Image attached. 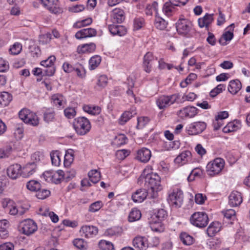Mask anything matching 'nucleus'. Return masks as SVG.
Instances as JSON below:
<instances>
[{
    "label": "nucleus",
    "instance_id": "nucleus-1",
    "mask_svg": "<svg viewBox=\"0 0 250 250\" xmlns=\"http://www.w3.org/2000/svg\"><path fill=\"white\" fill-rule=\"evenodd\" d=\"M138 182L140 184L144 182L145 185L149 188V194L152 198H157L158 192L162 189L160 177L157 174L153 173L151 167H149L144 169Z\"/></svg>",
    "mask_w": 250,
    "mask_h": 250
},
{
    "label": "nucleus",
    "instance_id": "nucleus-2",
    "mask_svg": "<svg viewBox=\"0 0 250 250\" xmlns=\"http://www.w3.org/2000/svg\"><path fill=\"white\" fill-rule=\"evenodd\" d=\"M225 161L221 158H216L209 162L206 167V172L210 176L218 175L223 170L225 166Z\"/></svg>",
    "mask_w": 250,
    "mask_h": 250
},
{
    "label": "nucleus",
    "instance_id": "nucleus-3",
    "mask_svg": "<svg viewBox=\"0 0 250 250\" xmlns=\"http://www.w3.org/2000/svg\"><path fill=\"white\" fill-rule=\"evenodd\" d=\"M20 118L25 124L37 126L39 124V119L36 113L28 109H23L19 113Z\"/></svg>",
    "mask_w": 250,
    "mask_h": 250
},
{
    "label": "nucleus",
    "instance_id": "nucleus-4",
    "mask_svg": "<svg viewBox=\"0 0 250 250\" xmlns=\"http://www.w3.org/2000/svg\"><path fill=\"white\" fill-rule=\"evenodd\" d=\"M73 125L76 131L80 135L86 134L91 128L89 120L84 117H79L76 119Z\"/></svg>",
    "mask_w": 250,
    "mask_h": 250
},
{
    "label": "nucleus",
    "instance_id": "nucleus-5",
    "mask_svg": "<svg viewBox=\"0 0 250 250\" xmlns=\"http://www.w3.org/2000/svg\"><path fill=\"white\" fill-rule=\"evenodd\" d=\"M179 98L180 95L178 94H174L169 96L163 95L157 99L156 104L159 109H165L175 103H177Z\"/></svg>",
    "mask_w": 250,
    "mask_h": 250
},
{
    "label": "nucleus",
    "instance_id": "nucleus-6",
    "mask_svg": "<svg viewBox=\"0 0 250 250\" xmlns=\"http://www.w3.org/2000/svg\"><path fill=\"white\" fill-rule=\"evenodd\" d=\"M164 213L165 211L162 209L158 211L157 214H153L149 219L150 227L153 231L161 232L164 231V228L161 223L163 217L160 215H164Z\"/></svg>",
    "mask_w": 250,
    "mask_h": 250
},
{
    "label": "nucleus",
    "instance_id": "nucleus-7",
    "mask_svg": "<svg viewBox=\"0 0 250 250\" xmlns=\"http://www.w3.org/2000/svg\"><path fill=\"white\" fill-rule=\"evenodd\" d=\"M190 223L198 228L205 227L208 222L207 214L204 212H196L193 213L190 218Z\"/></svg>",
    "mask_w": 250,
    "mask_h": 250
},
{
    "label": "nucleus",
    "instance_id": "nucleus-8",
    "mask_svg": "<svg viewBox=\"0 0 250 250\" xmlns=\"http://www.w3.org/2000/svg\"><path fill=\"white\" fill-rule=\"evenodd\" d=\"M20 231L26 235L29 236L35 233L38 229L36 223L32 219H26L21 222Z\"/></svg>",
    "mask_w": 250,
    "mask_h": 250
},
{
    "label": "nucleus",
    "instance_id": "nucleus-9",
    "mask_svg": "<svg viewBox=\"0 0 250 250\" xmlns=\"http://www.w3.org/2000/svg\"><path fill=\"white\" fill-rule=\"evenodd\" d=\"M43 176L47 182L59 184L63 180L64 172L62 170L56 171H47L43 173Z\"/></svg>",
    "mask_w": 250,
    "mask_h": 250
},
{
    "label": "nucleus",
    "instance_id": "nucleus-10",
    "mask_svg": "<svg viewBox=\"0 0 250 250\" xmlns=\"http://www.w3.org/2000/svg\"><path fill=\"white\" fill-rule=\"evenodd\" d=\"M168 202L173 207L175 208L181 206L183 200L182 191L179 189H173L168 196Z\"/></svg>",
    "mask_w": 250,
    "mask_h": 250
},
{
    "label": "nucleus",
    "instance_id": "nucleus-11",
    "mask_svg": "<svg viewBox=\"0 0 250 250\" xmlns=\"http://www.w3.org/2000/svg\"><path fill=\"white\" fill-rule=\"evenodd\" d=\"M192 26L191 22L185 19H179L176 24L177 32L183 35H187L190 31Z\"/></svg>",
    "mask_w": 250,
    "mask_h": 250
},
{
    "label": "nucleus",
    "instance_id": "nucleus-12",
    "mask_svg": "<svg viewBox=\"0 0 250 250\" xmlns=\"http://www.w3.org/2000/svg\"><path fill=\"white\" fill-rule=\"evenodd\" d=\"M55 60V57L51 56L48 57L47 59L41 62V65L45 68L43 71L46 76H52L54 75L55 71L54 62Z\"/></svg>",
    "mask_w": 250,
    "mask_h": 250
},
{
    "label": "nucleus",
    "instance_id": "nucleus-13",
    "mask_svg": "<svg viewBox=\"0 0 250 250\" xmlns=\"http://www.w3.org/2000/svg\"><path fill=\"white\" fill-rule=\"evenodd\" d=\"M206 128V124L203 122H194L187 127L189 135H195L202 132Z\"/></svg>",
    "mask_w": 250,
    "mask_h": 250
},
{
    "label": "nucleus",
    "instance_id": "nucleus-14",
    "mask_svg": "<svg viewBox=\"0 0 250 250\" xmlns=\"http://www.w3.org/2000/svg\"><path fill=\"white\" fill-rule=\"evenodd\" d=\"M7 174L12 179H16L22 176V167L18 164L9 166L7 169Z\"/></svg>",
    "mask_w": 250,
    "mask_h": 250
},
{
    "label": "nucleus",
    "instance_id": "nucleus-15",
    "mask_svg": "<svg viewBox=\"0 0 250 250\" xmlns=\"http://www.w3.org/2000/svg\"><path fill=\"white\" fill-rule=\"evenodd\" d=\"M42 5L50 12L57 14L62 12L58 4V0H40Z\"/></svg>",
    "mask_w": 250,
    "mask_h": 250
},
{
    "label": "nucleus",
    "instance_id": "nucleus-16",
    "mask_svg": "<svg viewBox=\"0 0 250 250\" xmlns=\"http://www.w3.org/2000/svg\"><path fill=\"white\" fill-rule=\"evenodd\" d=\"M98 232L97 228L93 226L83 225L80 229L81 235L85 238L93 237L97 234Z\"/></svg>",
    "mask_w": 250,
    "mask_h": 250
},
{
    "label": "nucleus",
    "instance_id": "nucleus-17",
    "mask_svg": "<svg viewBox=\"0 0 250 250\" xmlns=\"http://www.w3.org/2000/svg\"><path fill=\"white\" fill-rule=\"evenodd\" d=\"M198 109L194 106H187L178 112V115L182 119L193 118L198 113Z\"/></svg>",
    "mask_w": 250,
    "mask_h": 250
},
{
    "label": "nucleus",
    "instance_id": "nucleus-18",
    "mask_svg": "<svg viewBox=\"0 0 250 250\" xmlns=\"http://www.w3.org/2000/svg\"><path fill=\"white\" fill-rule=\"evenodd\" d=\"M96 30L92 28H84L79 30L75 34V37L78 40L95 36Z\"/></svg>",
    "mask_w": 250,
    "mask_h": 250
},
{
    "label": "nucleus",
    "instance_id": "nucleus-19",
    "mask_svg": "<svg viewBox=\"0 0 250 250\" xmlns=\"http://www.w3.org/2000/svg\"><path fill=\"white\" fill-rule=\"evenodd\" d=\"M151 157L150 150L146 147H143L137 151L136 159L143 163H147Z\"/></svg>",
    "mask_w": 250,
    "mask_h": 250
},
{
    "label": "nucleus",
    "instance_id": "nucleus-20",
    "mask_svg": "<svg viewBox=\"0 0 250 250\" xmlns=\"http://www.w3.org/2000/svg\"><path fill=\"white\" fill-rule=\"evenodd\" d=\"M191 153L190 151H183L177 156L174 162L179 166L184 165L191 160Z\"/></svg>",
    "mask_w": 250,
    "mask_h": 250
},
{
    "label": "nucleus",
    "instance_id": "nucleus-21",
    "mask_svg": "<svg viewBox=\"0 0 250 250\" xmlns=\"http://www.w3.org/2000/svg\"><path fill=\"white\" fill-rule=\"evenodd\" d=\"M242 202L241 193L238 191H232L229 196V203L231 207H236Z\"/></svg>",
    "mask_w": 250,
    "mask_h": 250
},
{
    "label": "nucleus",
    "instance_id": "nucleus-22",
    "mask_svg": "<svg viewBox=\"0 0 250 250\" xmlns=\"http://www.w3.org/2000/svg\"><path fill=\"white\" fill-rule=\"evenodd\" d=\"M154 58L152 53L147 52L144 57L143 66L144 70L146 73H150L151 71L152 62Z\"/></svg>",
    "mask_w": 250,
    "mask_h": 250
},
{
    "label": "nucleus",
    "instance_id": "nucleus-23",
    "mask_svg": "<svg viewBox=\"0 0 250 250\" xmlns=\"http://www.w3.org/2000/svg\"><path fill=\"white\" fill-rule=\"evenodd\" d=\"M133 245L138 250H146L148 247V243L144 237H136L133 241Z\"/></svg>",
    "mask_w": 250,
    "mask_h": 250
},
{
    "label": "nucleus",
    "instance_id": "nucleus-24",
    "mask_svg": "<svg viewBox=\"0 0 250 250\" xmlns=\"http://www.w3.org/2000/svg\"><path fill=\"white\" fill-rule=\"evenodd\" d=\"M111 18L113 22L122 23L125 19V12L120 8H115L112 11Z\"/></svg>",
    "mask_w": 250,
    "mask_h": 250
},
{
    "label": "nucleus",
    "instance_id": "nucleus-25",
    "mask_svg": "<svg viewBox=\"0 0 250 250\" xmlns=\"http://www.w3.org/2000/svg\"><path fill=\"white\" fill-rule=\"evenodd\" d=\"M96 49V45L94 43L81 44L78 46L77 51L79 54L90 53Z\"/></svg>",
    "mask_w": 250,
    "mask_h": 250
},
{
    "label": "nucleus",
    "instance_id": "nucleus-26",
    "mask_svg": "<svg viewBox=\"0 0 250 250\" xmlns=\"http://www.w3.org/2000/svg\"><path fill=\"white\" fill-rule=\"evenodd\" d=\"M147 195V192L145 189H139L132 194V199L134 202L141 203L143 202Z\"/></svg>",
    "mask_w": 250,
    "mask_h": 250
},
{
    "label": "nucleus",
    "instance_id": "nucleus-27",
    "mask_svg": "<svg viewBox=\"0 0 250 250\" xmlns=\"http://www.w3.org/2000/svg\"><path fill=\"white\" fill-rule=\"evenodd\" d=\"M108 28L110 33L114 35L122 36L125 35L127 32L125 28L121 25H110Z\"/></svg>",
    "mask_w": 250,
    "mask_h": 250
},
{
    "label": "nucleus",
    "instance_id": "nucleus-28",
    "mask_svg": "<svg viewBox=\"0 0 250 250\" xmlns=\"http://www.w3.org/2000/svg\"><path fill=\"white\" fill-rule=\"evenodd\" d=\"M36 165L34 163H29L22 168V176L28 177L35 172Z\"/></svg>",
    "mask_w": 250,
    "mask_h": 250
},
{
    "label": "nucleus",
    "instance_id": "nucleus-29",
    "mask_svg": "<svg viewBox=\"0 0 250 250\" xmlns=\"http://www.w3.org/2000/svg\"><path fill=\"white\" fill-rule=\"evenodd\" d=\"M242 88V84L238 80H234L229 82L228 87L229 91L232 94H236Z\"/></svg>",
    "mask_w": 250,
    "mask_h": 250
},
{
    "label": "nucleus",
    "instance_id": "nucleus-30",
    "mask_svg": "<svg viewBox=\"0 0 250 250\" xmlns=\"http://www.w3.org/2000/svg\"><path fill=\"white\" fill-rule=\"evenodd\" d=\"M213 14H206L204 17L198 20V24L201 28H207L213 21Z\"/></svg>",
    "mask_w": 250,
    "mask_h": 250
},
{
    "label": "nucleus",
    "instance_id": "nucleus-31",
    "mask_svg": "<svg viewBox=\"0 0 250 250\" xmlns=\"http://www.w3.org/2000/svg\"><path fill=\"white\" fill-rule=\"evenodd\" d=\"M221 228V224L218 222L211 223L207 229V232L209 236H212L219 232Z\"/></svg>",
    "mask_w": 250,
    "mask_h": 250
},
{
    "label": "nucleus",
    "instance_id": "nucleus-32",
    "mask_svg": "<svg viewBox=\"0 0 250 250\" xmlns=\"http://www.w3.org/2000/svg\"><path fill=\"white\" fill-rule=\"evenodd\" d=\"M241 127V123L239 121H234L230 122L224 127L223 131L225 133L235 131L238 130Z\"/></svg>",
    "mask_w": 250,
    "mask_h": 250
},
{
    "label": "nucleus",
    "instance_id": "nucleus-33",
    "mask_svg": "<svg viewBox=\"0 0 250 250\" xmlns=\"http://www.w3.org/2000/svg\"><path fill=\"white\" fill-rule=\"evenodd\" d=\"M83 108L85 112L92 115H98L101 112V108L98 106L84 105Z\"/></svg>",
    "mask_w": 250,
    "mask_h": 250
},
{
    "label": "nucleus",
    "instance_id": "nucleus-34",
    "mask_svg": "<svg viewBox=\"0 0 250 250\" xmlns=\"http://www.w3.org/2000/svg\"><path fill=\"white\" fill-rule=\"evenodd\" d=\"M74 151L72 149H68L66 151L64 156L63 164L65 167H69L74 161Z\"/></svg>",
    "mask_w": 250,
    "mask_h": 250
},
{
    "label": "nucleus",
    "instance_id": "nucleus-35",
    "mask_svg": "<svg viewBox=\"0 0 250 250\" xmlns=\"http://www.w3.org/2000/svg\"><path fill=\"white\" fill-rule=\"evenodd\" d=\"M9 213L13 215L17 214L21 215L25 212L24 208L21 207H18L14 202L13 203V204L11 205V206H10L9 208Z\"/></svg>",
    "mask_w": 250,
    "mask_h": 250
},
{
    "label": "nucleus",
    "instance_id": "nucleus-36",
    "mask_svg": "<svg viewBox=\"0 0 250 250\" xmlns=\"http://www.w3.org/2000/svg\"><path fill=\"white\" fill-rule=\"evenodd\" d=\"M12 99V97L8 92L4 91L0 93V104L1 105H7Z\"/></svg>",
    "mask_w": 250,
    "mask_h": 250
},
{
    "label": "nucleus",
    "instance_id": "nucleus-37",
    "mask_svg": "<svg viewBox=\"0 0 250 250\" xmlns=\"http://www.w3.org/2000/svg\"><path fill=\"white\" fill-rule=\"evenodd\" d=\"M167 23L165 20L158 15H155L154 25L156 28L160 30H165L167 28Z\"/></svg>",
    "mask_w": 250,
    "mask_h": 250
},
{
    "label": "nucleus",
    "instance_id": "nucleus-38",
    "mask_svg": "<svg viewBox=\"0 0 250 250\" xmlns=\"http://www.w3.org/2000/svg\"><path fill=\"white\" fill-rule=\"evenodd\" d=\"M50 157L53 165L58 167L61 163V154L58 151H54L51 152Z\"/></svg>",
    "mask_w": 250,
    "mask_h": 250
},
{
    "label": "nucleus",
    "instance_id": "nucleus-39",
    "mask_svg": "<svg viewBox=\"0 0 250 250\" xmlns=\"http://www.w3.org/2000/svg\"><path fill=\"white\" fill-rule=\"evenodd\" d=\"M180 239L185 245H190L193 243V237L188 233L183 232L180 234Z\"/></svg>",
    "mask_w": 250,
    "mask_h": 250
},
{
    "label": "nucleus",
    "instance_id": "nucleus-40",
    "mask_svg": "<svg viewBox=\"0 0 250 250\" xmlns=\"http://www.w3.org/2000/svg\"><path fill=\"white\" fill-rule=\"evenodd\" d=\"M135 114L136 111L135 110H132L131 111H127L125 112L120 119V124L124 125Z\"/></svg>",
    "mask_w": 250,
    "mask_h": 250
},
{
    "label": "nucleus",
    "instance_id": "nucleus-41",
    "mask_svg": "<svg viewBox=\"0 0 250 250\" xmlns=\"http://www.w3.org/2000/svg\"><path fill=\"white\" fill-rule=\"evenodd\" d=\"M141 217L140 211L137 208H133L130 212L128 215V221L130 222L139 220Z\"/></svg>",
    "mask_w": 250,
    "mask_h": 250
},
{
    "label": "nucleus",
    "instance_id": "nucleus-42",
    "mask_svg": "<svg viewBox=\"0 0 250 250\" xmlns=\"http://www.w3.org/2000/svg\"><path fill=\"white\" fill-rule=\"evenodd\" d=\"M13 151V148L10 146H7L0 148V159L8 158Z\"/></svg>",
    "mask_w": 250,
    "mask_h": 250
},
{
    "label": "nucleus",
    "instance_id": "nucleus-43",
    "mask_svg": "<svg viewBox=\"0 0 250 250\" xmlns=\"http://www.w3.org/2000/svg\"><path fill=\"white\" fill-rule=\"evenodd\" d=\"M101 62V57L95 55L91 57L89 61V69L94 70L98 67Z\"/></svg>",
    "mask_w": 250,
    "mask_h": 250
},
{
    "label": "nucleus",
    "instance_id": "nucleus-44",
    "mask_svg": "<svg viewBox=\"0 0 250 250\" xmlns=\"http://www.w3.org/2000/svg\"><path fill=\"white\" fill-rule=\"evenodd\" d=\"M88 175L90 181L94 184L97 183L101 178L100 172L96 169L90 170Z\"/></svg>",
    "mask_w": 250,
    "mask_h": 250
},
{
    "label": "nucleus",
    "instance_id": "nucleus-45",
    "mask_svg": "<svg viewBox=\"0 0 250 250\" xmlns=\"http://www.w3.org/2000/svg\"><path fill=\"white\" fill-rule=\"evenodd\" d=\"M26 188L32 191H37L41 188L40 183L36 180H31L26 184Z\"/></svg>",
    "mask_w": 250,
    "mask_h": 250
},
{
    "label": "nucleus",
    "instance_id": "nucleus-46",
    "mask_svg": "<svg viewBox=\"0 0 250 250\" xmlns=\"http://www.w3.org/2000/svg\"><path fill=\"white\" fill-rule=\"evenodd\" d=\"M22 50V45L19 42H15L9 48V52L12 55L19 54Z\"/></svg>",
    "mask_w": 250,
    "mask_h": 250
},
{
    "label": "nucleus",
    "instance_id": "nucleus-47",
    "mask_svg": "<svg viewBox=\"0 0 250 250\" xmlns=\"http://www.w3.org/2000/svg\"><path fill=\"white\" fill-rule=\"evenodd\" d=\"M175 6V5H173L171 2L167 1L165 3L163 6V12L166 15L169 16L174 10Z\"/></svg>",
    "mask_w": 250,
    "mask_h": 250
},
{
    "label": "nucleus",
    "instance_id": "nucleus-48",
    "mask_svg": "<svg viewBox=\"0 0 250 250\" xmlns=\"http://www.w3.org/2000/svg\"><path fill=\"white\" fill-rule=\"evenodd\" d=\"M73 245L79 249L86 250L87 248V243L83 239L81 238H77L73 240Z\"/></svg>",
    "mask_w": 250,
    "mask_h": 250
},
{
    "label": "nucleus",
    "instance_id": "nucleus-49",
    "mask_svg": "<svg viewBox=\"0 0 250 250\" xmlns=\"http://www.w3.org/2000/svg\"><path fill=\"white\" fill-rule=\"evenodd\" d=\"M100 248L103 250H114V246L112 243L106 240H101L99 244Z\"/></svg>",
    "mask_w": 250,
    "mask_h": 250
},
{
    "label": "nucleus",
    "instance_id": "nucleus-50",
    "mask_svg": "<svg viewBox=\"0 0 250 250\" xmlns=\"http://www.w3.org/2000/svg\"><path fill=\"white\" fill-rule=\"evenodd\" d=\"M108 83V78L104 75H101L97 80V85L101 88H104Z\"/></svg>",
    "mask_w": 250,
    "mask_h": 250
},
{
    "label": "nucleus",
    "instance_id": "nucleus-51",
    "mask_svg": "<svg viewBox=\"0 0 250 250\" xmlns=\"http://www.w3.org/2000/svg\"><path fill=\"white\" fill-rule=\"evenodd\" d=\"M78 77L81 79H83L85 77V70L83 66L81 64H78L74 68V70Z\"/></svg>",
    "mask_w": 250,
    "mask_h": 250
},
{
    "label": "nucleus",
    "instance_id": "nucleus-52",
    "mask_svg": "<svg viewBox=\"0 0 250 250\" xmlns=\"http://www.w3.org/2000/svg\"><path fill=\"white\" fill-rule=\"evenodd\" d=\"M103 206V203L98 201L91 204L88 208V211L91 212H95L99 210Z\"/></svg>",
    "mask_w": 250,
    "mask_h": 250
},
{
    "label": "nucleus",
    "instance_id": "nucleus-53",
    "mask_svg": "<svg viewBox=\"0 0 250 250\" xmlns=\"http://www.w3.org/2000/svg\"><path fill=\"white\" fill-rule=\"evenodd\" d=\"M203 174V171L201 168H195L192 170L190 175L188 178V181H191L194 180L196 177H200Z\"/></svg>",
    "mask_w": 250,
    "mask_h": 250
},
{
    "label": "nucleus",
    "instance_id": "nucleus-54",
    "mask_svg": "<svg viewBox=\"0 0 250 250\" xmlns=\"http://www.w3.org/2000/svg\"><path fill=\"white\" fill-rule=\"evenodd\" d=\"M52 100L53 104L58 107L62 106L63 103V97L62 95L55 94L52 96Z\"/></svg>",
    "mask_w": 250,
    "mask_h": 250
},
{
    "label": "nucleus",
    "instance_id": "nucleus-55",
    "mask_svg": "<svg viewBox=\"0 0 250 250\" xmlns=\"http://www.w3.org/2000/svg\"><path fill=\"white\" fill-rule=\"evenodd\" d=\"M92 22V19L89 18L84 20L78 21L74 24V26L76 28H80L83 26L90 25Z\"/></svg>",
    "mask_w": 250,
    "mask_h": 250
},
{
    "label": "nucleus",
    "instance_id": "nucleus-56",
    "mask_svg": "<svg viewBox=\"0 0 250 250\" xmlns=\"http://www.w3.org/2000/svg\"><path fill=\"white\" fill-rule=\"evenodd\" d=\"M197 78V75L194 73H190L186 79L185 81L181 83L182 87H186L188 84L190 83L193 81Z\"/></svg>",
    "mask_w": 250,
    "mask_h": 250
},
{
    "label": "nucleus",
    "instance_id": "nucleus-57",
    "mask_svg": "<svg viewBox=\"0 0 250 250\" xmlns=\"http://www.w3.org/2000/svg\"><path fill=\"white\" fill-rule=\"evenodd\" d=\"M127 138L124 134H121L117 136L114 139V143L118 146H121L126 143Z\"/></svg>",
    "mask_w": 250,
    "mask_h": 250
},
{
    "label": "nucleus",
    "instance_id": "nucleus-58",
    "mask_svg": "<svg viewBox=\"0 0 250 250\" xmlns=\"http://www.w3.org/2000/svg\"><path fill=\"white\" fill-rule=\"evenodd\" d=\"M50 191L45 189H40L37 191L36 196L38 199H44L50 194Z\"/></svg>",
    "mask_w": 250,
    "mask_h": 250
},
{
    "label": "nucleus",
    "instance_id": "nucleus-59",
    "mask_svg": "<svg viewBox=\"0 0 250 250\" xmlns=\"http://www.w3.org/2000/svg\"><path fill=\"white\" fill-rule=\"evenodd\" d=\"M144 24V20L142 18H135L134 20L133 26L134 30L141 29Z\"/></svg>",
    "mask_w": 250,
    "mask_h": 250
},
{
    "label": "nucleus",
    "instance_id": "nucleus-60",
    "mask_svg": "<svg viewBox=\"0 0 250 250\" xmlns=\"http://www.w3.org/2000/svg\"><path fill=\"white\" fill-rule=\"evenodd\" d=\"M54 118V112L53 110L48 109L44 114V120L47 122H50Z\"/></svg>",
    "mask_w": 250,
    "mask_h": 250
},
{
    "label": "nucleus",
    "instance_id": "nucleus-61",
    "mask_svg": "<svg viewBox=\"0 0 250 250\" xmlns=\"http://www.w3.org/2000/svg\"><path fill=\"white\" fill-rule=\"evenodd\" d=\"M149 122V119L147 117H141L138 118V124L137 127L141 129L145 126Z\"/></svg>",
    "mask_w": 250,
    "mask_h": 250
},
{
    "label": "nucleus",
    "instance_id": "nucleus-62",
    "mask_svg": "<svg viewBox=\"0 0 250 250\" xmlns=\"http://www.w3.org/2000/svg\"><path fill=\"white\" fill-rule=\"evenodd\" d=\"M64 113L67 118H72L76 115V112L75 108L68 107L64 110Z\"/></svg>",
    "mask_w": 250,
    "mask_h": 250
},
{
    "label": "nucleus",
    "instance_id": "nucleus-63",
    "mask_svg": "<svg viewBox=\"0 0 250 250\" xmlns=\"http://www.w3.org/2000/svg\"><path fill=\"white\" fill-rule=\"evenodd\" d=\"M224 216L228 219H232L235 218V211L234 210L230 209L222 211Z\"/></svg>",
    "mask_w": 250,
    "mask_h": 250
},
{
    "label": "nucleus",
    "instance_id": "nucleus-64",
    "mask_svg": "<svg viewBox=\"0 0 250 250\" xmlns=\"http://www.w3.org/2000/svg\"><path fill=\"white\" fill-rule=\"evenodd\" d=\"M9 63L2 58H0V72H5L9 69Z\"/></svg>",
    "mask_w": 250,
    "mask_h": 250
}]
</instances>
